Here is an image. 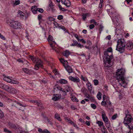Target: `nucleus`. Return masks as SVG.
Segmentation results:
<instances>
[{
    "instance_id": "38",
    "label": "nucleus",
    "mask_w": 133,
    "mask_h": 133,
    "mask_svg": "<svg viewBox=\"0 0 133 133\" xmlns=\"http://www.w3.org/2000/svg\"><path fill=\"white\" fill-rule=\"evenodd\" d=\"M9 83L12 84H18L19 83V82L18 81H16L12 80L11 79V81H10V82Z\"/></svg>"
},
{
    "instance_id": "60",
    "label": "nucleus",
    "mask_w": 133,
    "mask_h": 133,
    "mask_svg": "<svg viewBox=\"0 0 133 133\" xmlns=\"http://www.w3.org/2000/svg\"><path fill=\"white\" fill-rule=\"evenodd\" d=\"M48 19L49 21H54L55 19L54 18L52 17H48Z\"/></svg>"
},
{
    "instance_id": "44",
    "label": "nucleus",
    "mask_w": 133,
    "mask_h": 133,
    "mask_svg": "<svg viewBox=\"0 0 133 133\" xmlns=\"http://www.w3.org/2000/svg\"><path fill=\"white\" fill-rule=\"evenodd\" d=\"M4 132H5L6 133H12V132L9 130L8 129H7L6 128H5L4 129Z\"/></svg>"
},
{
    "instance_id": "22",
    "label": "nucleus",
    "mask_w": 133,
    "mask_h": 133,
    "mask_svg": "<svg viewBox=\"0 0 133 133\" xmlns=\"http://www.w3.org/2000/svg\"><path fill=\"white\" fill-rule=\"evenodd\" d=\"M71 54V52L69 50H67L63 52V55L66 57H68Z\"/></svg>"
},
{
    "instance_id": "16",
    "label": "nucleus",
    "mask_w": 133,
    "mask_h": 133,
    "mask_svg": "<svg viewBox=\"0 0 133 133\" xmlns=\"http://www.w3.org/2000/svg\"><path fill=\"white\" fill-rule=\"evenodd\" d=\"M7 91L10 93L12 94L16 93L17 92V90L16 89L12 87L10 88L9 87Z\"/></svg>"
},
{
    "instance_id": "19",
    "label": "nucleus",
    "mask_w": 133,
    "mask_h": 133,
    "mask_svg": "<svg viewBox=\"0 0 133 133\" xmlns=\"http://www.w3.org/2000/svg\"><path fill=\"white\" fill-rule=\"evenodd\" d=\"M64 67L69 73H70L73 72V69L69 65H67L66 66H64Z\"/></svg>"
},
{
    "instance_id": "49",
    "label": "nucleus",
    "mask_w": 133,
    "mask_h": 133,
    "mask_svg": "<svg viewBox=\"0 0 133 133\" xmlns=\"http://www.w3.org/2000/svg\"><path fill=\"white\" fill-rule=\"evenodd\" d=\"M53 23L54 25L56 27L58 28H59L60 27V26L61 25H59V24L57 22Z\"/></svg>"
},
{
    "instance_id": "37",
    "label": "nucleus",
    "mask_w": 133,
    "mask_h": 133,
    "mask_svg": "<svg viewBox=\"0 0 133 133\" xmlns=\"http://www.w3.org/2000/svg\"><path fill=\"white\" fill-rule=\"evenodd\" d=\"M101 93L99 92L97 95V97L98 100H100L101 98Z\"/></svg>"
},
{
    "instance_id": "35",
    "label": "nucleus",
    "mask_w": 133,
    "mask_h": 133,
    "mask_svg": "<svg viewBox=\"0 0 133 133\" xmlns=\"http://www.w3.org/2000/svg\"><path fill=\"white\" fill-rule=\"evenodd\" d=\"M129 112L128 110H125L124 114H125V117H130L131 116L130 114H129Z\"/></svg>"
},
{
    "instance_id": "59",
    "label": "nucleus",
    "mask_w": 133,
    "mask_h": 133,
    "mask_svg": "<svg viewBox=\"0 0 133 133\" xmlns=\"http://www.w3.org/2000/svg\"><path fill=\"white\" fill-rule=\"evenodd\" d=\"M46 119H47V121L50 124L52 125V122L51 121L50 119H48L47 117H46Z\"/></svg>"
},
{
    "instance_id": "29",
    "label": "nucleus",
    "mask_w": 133,
    "mask_h": 133,
    "mask_svg": "<svg viewBox=\"0 0 133 133\" xmlns=\"http://www.w3.org/2000/svg\"><path fill=\"white\" fill-rule=\"evenodd\" d=\"M96 123L98 125V126L100 127H102L104 125L103 124V123L102 121H97Z\"/></svg>"
},
{
    "instance_id": "53",
    "label": "nucleus",
    "mask_w": 133,
    "mask_h": 133,
    "mask_svg": "<svg viewBox=\"0 0 133 133\" xmlns=\"http://www.w3.org/2000/svg\"><path fill=\"white\" fill-rule=\"evenodd\" d=\"M42 15L41 14L38 15V19L39 21H40L42 18Z\"/></svg>"
},
{
    "instance_id": "42",
    "label": "nucleus",
    "mask_w": 133,
    "mask_h": 133,
    "mask_svg": "<svg viewBox=\"0 0 133 133\" xmlns=\"http://www.w3.org/2000/svg\"><path fill=\"white\" fill-rule=\"evenodd\" d=\"M4 117V114L1 109L0 110V118L2 119Z\"/></svg>"
},
{
    "instance_id": "43",
    "label": "nucleus",
    "mask_w": 133,
    "mask_h": 133,
    "mask_svg": "<svg viewBox=\"0 0 133 133\" xmlns=\"http://www.w3.org/2000/svg\"><path fill=\"white\" fill-rule=\"evenodd\" d=\"M60 91H62V95L63 96H65L66 95V92L64 90V89H62V90H61Z\"/></svg>"
},
{
    "instance_id": "2",
    "label": "nucleus",
    "mask_w": 133,
    "mask_h": 133,
    "mask_svg": "<svg viewBox=\"0 0 133 133\" xmlns=\"http://www.w3.org/2000/svg\"><path fill=\"white\" fill-rule=\"evenodd\" d=\"M125 72V69L122 68L118 69L116 73V78L119 83L121 86L124 88L127 84L124 77Z\"/></svg>"
},
{
    "instance_id": "40",
    "label": "nucleus",
    "mask_w": 133,
    "mask_h": 133,
    "mask_svg": "<svg viewBox=\"0 0 133 133\" xmlns=\"http://www.w3.org/2000/svg\"><path fill=\"white\" fill-rule=\"evenodd\" d=\"M102 128H103V129H101V131L102 132H107V130L105 128V126L104 125L102 127Z\"/></svg>"
},
{
    "instance_id": "58",
    "label": "nucleus",
    "mask_w": 133,
    "mask_h": 133,
    "mask_svg": "<svg viewBox=\"0 0 133 133\" xmlns=\"http://www.w3.org/2000/svg\"><path fill=\"white\" fill-rule=\"evenodd\" d=\"M106 105H107V107H111V102L110 101H109V102L108 103L107 102Z\"/></svg>"
},
{
    "instance_id": "47",
    "label": "nucleus",
    "mask_w": 133,
    "mask_h": 133,
    "mask_svg": "<svg viewBox=\"0 0 133 133\" xmlns=\"http://www.w3.org/2000/svg\"><path fill=\"white\" fill-rule=\"evenodd\" d=\"M20 3V1L19 0L15 1V2L14 3V4L16 6L19 4Z\"/></svg>"
},
{
    "instance_id": "1",
    "label": "nucleus",
    "mask_w": 133,
    "mask_h": 133,
    "mask_svg": "<svg viewBox=\"0 0 133 133\" xmlns=\"http://www.w3.org/2000/svg\"><path fill=\"white\" fill-rule=\"evenodd\" d=\"M112 51V48L109 47L104 51V56L103 57L104 66L109 67L111 66L112 64L111 61L113 57Z\"/></svg>"
},
{
    "instance_id": "62",
    "label": "nucleus",
    "mask_w": 133,
    "mask_h": 133,
    "mask_svg": "<svg viewBox=\"0 0 133 133\" xmlns=\"http://www.w3.org/2000/svg\"><path fill=\"white\" fill-rule=\"evenodd\" d=\"M70 108L72 110H75L77 109V108H76L74 105H71L70 106Z\"/></svg>"
},
{
    "instance_id": "54",
    "label": "nucleus",
    "mask_w": 133,
    "mask_h": 133,
    "mask_svg": "<svg viewBox=\"0 0 133 133\" xmlns=\"http://www.w3.org/2000/svg\"><path fill=\"white\" fill-rule=\"evenodd\" d=\"M94 84L95 85H97L98 83V82L97 79H95L93 81Z\"/></svg>"
},
{
    "instance_id": "39",
    "label": "nucleus",
    "mask_w": 133,
    "mask_h": 133,
    "mask_svg": "<svg viewBox=\"0 0 133 133\" xmlns=\"http://www.w3.org/2000/svg\"><path fill=\"white\" fill-rule=\"evenodd\" d=\"M104 28V26L102 25V24H100L99 25V31H100L99 32L100 33H101V31L103 30V29Z\"/></svg>"
},
{
    "instance_id": "28",
    "label": "nucleus",
    "mask_w": 133,
    "mask_h": 133,
    "mask_svg": "<svg viewBox=\"0 0 133 133\" xmlns=\"http://www.w3.org/2000/svg\"><path fill=\"white\" fill-rule=\"evenodd\" d=\"M55 117L56 119L60 121H62V119L60 117L57 113L55 114Z\"/></svg>"
},
{
    "instance_id": "27",
    "label": "nucleus",
    "mask_w": 133,
    "mask_h": 133,
    "mask_svg": "<svg viewBox=\"0 0 133 133\" xmlns=\"http://www.w3.org/2000/svg\"><path fill=\"white\" fill-rule=\"evenodd\" d=\"M105 125H106L107 128L110 132H112V130L110 126V123H109V124H105Z\"/></svg>"
},
{
    "instance_id": "5",
    "label": "nucleus",
    "mask_w": 133,
    "mask_h": 133,
    "mask_svg": "<svg viewBox=\"0 0 133 133\" xmlns=\"http://www.w3.org/2000/svg\"><path fill=\"white\" fill-rule=\"evenodd\" d=\"M7 23L9 26L14 29H20L22 27L20 23L14 20H7Z\"/></svg>"
},
{
    "instance_id": "36",
    "label": "nucleus",
    "mask_w": 133,
    "mask_h": 133,
    "mask_svg": "<svg viewBox=\"0 0 133 133\" xmlns=\"http://www.w3.org/2000/svg\"><path fill=\"white\" fill-rule=\"evenodd\" d=\"M48 41L49 43H50V42H52L53 41V37L51 35H49L48 38Z\"/></svg>"
},
{
    "instance_id": "31",
    "label": "nucleus",
    "mask_w": 133,
    "mask_h": 133,
    "mask_svg": "<svg viewBox=\"0 0 133 133\" xmlns=\"http://www.w3.org/2000/svg\"><path fill=\"white\" fill-rule=\"evenodd\" d=\"M112 20L114 25L116 26H117L119 24L118 22L117 19L115 20L116 21H115L114 19L112 18Z\"/></svg>"
},
{
    "instance_id": "45",
    "label": "nucleus",
    "mask_w": 133,
    "mask_h": 133,
    "mask_svg": "<svg viewBox=\"0 0 133 133\" xmlns=\"http://www.w3.org/2000/svg\"><path fill=\"white\" fill-rule=\"evenodd\" d=\"M81 79L83 80L85 82L87 81H88V79H87V78L84 77L83 75H81Z\"/></svg>"
},
{
    "instance_id": "46",
    "label": "nucleus",
    "mask_w": 133,
    "mask_h": 133,
    "mask_svg": "<svg viewBox=\"0 0 133 133\" xmlns=\"http://www.w3.org/2000/svg\"><path fill=\"white\" fill-rule=\"evenodd\" d=\"M37 11H38V12L41 13H42L44 12V10L42 8H37Z\"/></svg>"
},
{
    "instance_id": "12",
    "label": "nucleus",
    "mask_w": 133,
    "mask_h": 133,
    "mask_svg": "<svg viewBox=\"0 0 133 133\" xmlns=\"http://www.w3.org/2000/svg\"><path fill=\"white\" fill-rule=\"evenodd\" d=\"M61 2L67 7L70 6L71 5V2L69 0H61Z\"/></svg>"
},
{
    "instance_id": "3",
    "label": "nucleus",
    "mask_w": 133,
    "mask_h": 133,
    "mask_svg": "<svg viewBox=\"0 0 133 133\" xmlns=\"http://www.w3.org/2000/svg\"><path fill=\"white\" fill-rule=\"evenodd\" d=\"M116 50L120 53H123L125 50V41L123 39H119L117 42Z\"/></svg>"
},
{
    "instance_id": "30",
    "label": "nucleus",
    "mask_w": 133,
    "mask_h": 133,
    "mask_svg": "<svg viewBox=\"0 0 133 133\" xmlns=\"http://www.w3.org/2000/svg\"><path fill=\"white\" fill-rule=\"evenodd\" d=\"M89 14V13L84 14L82 15V19L83 21H85L87 18V16Z\"/></svg>"
},
{
    "instance_id": "64",
    "label": "nucleus",
    "mask_w": 133,
    "mask_h": 133,
    "mask_svg": "<svg viewBox=\"0 0 133 133\" xmlns=\"http://www.w3.org/2000/svg\"><path fill=\"white\" fill-rule=\"evenodd\" d=\"M43 133H50V132L47 129H45L43 130Z\"/></svg>"
},
{
    "instance_id": "32",
    "label": "nucleus",
    "mask_w": 133,
    "mask_h": 133,
    "mask_svg": "<svg viewBox=\"0 0 133 133\" xmlns=\"http://www.w3.org/2000/svg\"><path fill=\"white\" fill-rule=\"evenodd\" d=\"M72 41L74 43H72L71 44H70V46H76L77 45V44L78 43V42L77 41L75 40H73Z\"/></svg>"
},
{
    "instance_id": "34",
    "label": "nucleus",
    "mask_w": 133,
    "mask_h": 133,
    "mask_svg": "<svg viewBox=\"0 0 133 133\" xmlns=\"http://www.w3.org/2000/svg\"><path fill=\"white\" fill-rule=\"evenodd\" d=\"M9 87V86L4 84V85H3V88L2 89L7 91Z\"/></svg>"
},
{
    "instance_id": "26",
    "label": "nucleus",
    "mask_w": 133,
    "mask_h": 133,
    "mask_svg": "<svg viewBox=\"0 0 133 133\" xmlns=\"http://www.w3.org/2000/svg\"><path fill=\"white\" fill-rule=\"evenodd\" d=\"M10 78H11V77L10 76L4 77L3 78V80L8 83H10L11 81V79Z\"/></svg>"
},
{
    "instance_id": "4",
    "label": "nucleus",
    "mask_w": 133,
    "mask_h": 133,
    "mask_svg": "<svg viewBox=\"0 0 133 133\" xmlns=\"http://www.w3.org/2000/svg\"><path fill=\"white\" fill-rule=\"evenodd\" d=\"M123 123L126 126L131 130L133 128V119L131 116L125 117Z\"/></svg>"
},
{
    "instance_id": "21",
    "label": "nucleus",
    "mask_w": 133,
    "mask_h": 133,
    "mask_svg": "<svg viewBox=\"0 0 133 133\" xmlns=\"http://www.w3.org/2000/svg\"><path fill=\"white\" fill-rule=\"evenodd\" d=\"M54 96L52 98V99L55 101H56L58 100L61 98V95H59L58 94L54 95Z\"/></svg>"
},
{
    "instance_id": "48",
    "label": "nucleus",
    "mask_w": 133,
    "mask_h": 133,
    "mask_svg": "<svg viewBox=\"0 0 133 133\" xmlns=\"http://www.w3.org/2000/svg\"><path fill=\"white\" fill-rule=\"evenodd\" d=\"M16 103L17 104L23 107H26V105L25 104H22L19 102H17Z\"/></svg>"
},
{
    "instance_id": "50",
    "label": "nucleus",
    "mask_w": 133,
    "mask_h": 133,
    "mask_svg": "<svg viewBox=\"0 0 133 133\" xmlns=\"http://www.w3.org/2000/svg\"><path fill=\"white\" fill-rule=\"evenodd\" d=\"M54 5L52 3V2L51 1H49L48 7L51 8L52 7H54Z\"/></svg>"
},
{
    "instance_id": "10",
    "label": "nucleus",
    "mask_w": 133,
    "mask_h": 133,
    "mask_svg": "<svg viewBox=\"0 0 133 133\" xmlns=\"http://www.w3.org/2000/svg\"><path fill=\"white\" fill-rule=\"evenodd\" d=\"M69 79L71 81L75 82L77 84L78 83L80 82L79 78L77 77H75L71 76H70L69 77Z\"/></svg>"
},
{
    "instance_id": "9",
    "label": "nucleus",
    "mask_w": 133,
    "mask_h": 133,
    "mask_svg": "<svg viewBox=\"0 0 133 133\" xmlns=\"http://www.w3.org/2000/svg\"><path fill=\"white\" fill-rule=\"evenodd\" d=\"M30 102L31 103H34L35 104H36L37 106L39 107L40 110L43 109L44 107L43 106L41 102H39L37 100H31Z\"/></svg>"
},
{
    "instance_id": "61",
    "label": "nucleus",
    "mask_w": 133,
    "mask_h": 133,
    "mask_svg": "<svg viewBox=\"0 0 133 133\" xmlns=\"http://www.w3.org/2000/svg\"><path fill=\"white\" fill-rule=\"evenodd\" d=\"M0 38H1L2 39H3L4 40H5L6 39L5 38L1 33H0Z\"/></svg>"
},
{
    "instance_id": "13",
    "label": "nucleus",
    "mask_w": 133,
    "mask_h": 133,
    "mask_svg": "<svg viewBox=\"0 0 133 133\" xmlns=\"http://www.w3.org/2000/svg\"><path fill=\"white\" fill-rule=\"evenodd\" d=\"M8 125L10 128L15 130H17L18 128V125L17 124H15L12 122H9L8 123Z\"/></svg>"
},
{
    "instance_id": "33",
    "label": "nucleus",
    "mask_w": 133,
    "mask_h": 133,
    "mask_svg": "<svg viewBox=\"0 0 133 133\" xmlns=\"http://www.w3.org/2000/svg\"><path fill=\"white\" fill-rule=\"evenodd\" d=\"M71 100L74 102H78V99L74 96H72L71 97Z\"/></svg>"
},
{
    "instance_id": "24",
    "label": "nucleus",
    "mask_w": 133,
    "mask_h": 133,
    "mask_svg": "<svg viewBox=\"0 0 133 133\" xmlns=\"http://www.w3.org/2000/svg\"><path fill=\"white\" fill-rule=\"evenodd\" d=\"M86 85L87 87V88L90 92H91L92 90V87L91 84L89 82L86 84Z\"/></svg>"
},
{
    "instance_id": "17",
    "label": "nucleus",
    "mask_w": 133,
    "mask_h": 133,
    "mask_svg": "<svg viewBox=\"0 0 133 133\" xmlns=\"http://www.w3.org/2000/svg\"><path fill=\"white\" fill-rule=\"evenodd\" d=\"M119 14L117 13L116 12V11L113 14V15H112V16H111L110 17H111V19H114L115 20L116 19L118 20V18L119 17Z\"/></svg>"
},
{
    "instance_id": "23",
    "label": "nucleus",
    "mask_w": 133,
    "mask_h": 133,
    "mask_svg": "<svg viewBox=\"0 0 133 133\" xmlns=\"http://www.w3.org/2000/svg\"><path fill=\"white\" fill-rule=\"evenodd\" d=\"M37 7L36 6H33L31 8V10L34 14H36L37 13Z\"/></svg>"
},
{
    "instance_id": "14",
    "label": "nucleus",
    "mask_w": 133,
    "mask_h": 133,
    "mask_svg": "<svg viewBox=\"0 0 133 133\" xmlns=\"http://www.w3.org/2000/svg\"><path fill=\"white\" fill-rule=\"evenodd\" d=\"M125 46L128 49L131 50L133 48V43L132 42L129 41L125 45Z\"/></svg>"
},
{
    "instance_id": "15",
    "label": "nucleus",
    "mask_w": 133,
    "mask_h": 133,
    "mask_svg": "<svg viewBox=\"0 0 133 133\" xmlns=\"http://www.w3.org/2000/svg\"><path fill=\"white\" fill-rule=\"evenodd\" d=\"M30 58L34 63H37L38 62L41 61L39 59L36 58L34 56H31L30 57Z\"/></svg>"
},
{
    "instance_id": "55",
    "label": "nucleus",
    "mask_w": 133,
    "mask_h": 133,
    "mask_svg": "<svg viewBox=\"0 0 133 133\" xmlns=\"http://www.w3.org/2000/svg\"><path fill=\"white\" fill-rule=\"evenodd\" d=\"M117 117V115L116 114L113 115L112 117V120H114L116 119Z\"/></svg>"
},
{
    "instance_id": "52",
    "label": "nucleus",
    "mask_w": 133,
    "mask_h": 133,
    "mask_svg": "<svg viewBox=\"0 0 133 133\" xmlns=\"http://www.w3.org/2000/svg\"><path fill=\"white\" fill-rule=\"evenodd\" d=\"M63 18V16L61 15H58L57 17V19L59 20H61Z\"/></svg>"
},
{
    "instance_id": "20",
    "label": "nucleus",
    "mask_w": 133,
    "mask_h": 133,
    "mask_svg": "<svg viewBox=\"0 0 133 133\" xmlns=\"http://www.w3.org/2000/svg\"><path fill=\"white\" fill-rule=\"evenodd\" d=\"M63 89L61 88L58 85L56 84L54 87V92H55L57 90H59L60 91L62 90Z\"/></svg>"
},
{
    "instance_id": "11",
    "label": "nucleus",
    "mask_w": 133,
    "mask_h": 133,
    "mask_svg": "<svg viewBox=\"0 0 133 133\" xmlns=\"http://www.w3.org/2000/svg\"><path fill=\"white\" fill-rule=\"evenodd\" d=\"M23 71L26 74L29 75L35 73L34 71L31 70V69H27L26 68H23L22 69Z\"/></svg>"
},
{
    "instance_id": "18",
    "label": "nucleus",
    "mask_w": 133,
    "mask_h": 133,
    "mask_svg": "<svg viewBox=\"0 0 133 133\" xmlns=\"http://www.w3.org/2000/svg\"><path fill=\"white\" fill-rule=\"evenodd\" d=\"M36 63V64L35 65V69L36 70H37L39 69V67H42V62L41 61H40Z\"/></svg>"
},
{
    "instance_id": "25",
    "label": "nucleus",
    "mask_w": 133,
    "mask_h": 133,
    "mask_svg": "<svg viewBox=\"0 0 133 133\" xmlns=\"http://www.w3.org/2000/svg\"><path fill=\"white\" fill-rule=\"evenodd\" d=\"M57 83L61 84H66L67 83V81L64 79H62L57 81Z\"/></svg>"
},
{
    "instance_id": "57",
    "label": "nucleus",
    "mask_w": 133,
    "mask_h": 133,
    "mask_svg": "<svg viewBox=\"0 0 133 133\" xmlns=\"http://www.w3.org/2000/svg\"><path fill=\"white\" fill-rule=\"evenodd\" d=\"M0 107H3L4 108H6V106L5 104H3L2 102H0Z\"/></svg>"
},
{
    "instance_id": "51",
    "label": "nucleus",
    "mask_w": 133,
    "mask_h": 133,
    "mask_svg": "<svg viewBox=\"0 0 133 133\" xmlns=\"http://www.w3.org/2000/svg\"><path fill=\"white\" fill-rule=\"evenodd\" d=\"M91 107L94 109H95L96 108V106L94 104L92 103L91 104Z\"/></svg>"
},
{
    "instance_id": "41",
    "label": "nucleus",
    "mask_w": 133,
    "mask_h": 133,
    "mask_svg": "<svg viewBox=\"0 0 133 133\" xmlns=\"http://www.w3.org/2000/svg\"><path fill=\"white\" fill-rule=\"evenodd\" d=\"M50 46L51 47H53L56 44L55 42L54 41H52V42H50V43H49Z\"/></svg>"
},
{
    "instance_id": "56",
    "label": "nucleus",
    "mask_w": 133,
    "mask_h": 133,
    "mask_svg": "<svg viewBox=\"0 0 133 133\" xmlns=\"http://www.w3.org/2000/svg\"><path fill=\"white\" fill-rule=\"evenodd\" d=\"M76 46L78 47H80V48H82V47L84 46L83 45H81L80 43H78Z\"/></svg>"
},
{
    "instance_id": "8",
    "label": "nucleus",
    "mask_w": 133,
    "mask_h": 133,
    "mask_svg": "<svg viewBox=\"0 0 133 133\" xmlns=\"http://www.w3.org/2000/svg\"><path fill=\"white\" fill-rule=\"evenodd\" d=\"M102 116L103 121L105 123V124L110 123L104 111H102Z\"/></svg>"
},
{
    "instance_id": "6",
    "label": "nucleus",
    "mask_w": 133,
    "mask_h": 133,
    "mask_svg": "<svg viewBox=\"0 0 133 133\" xmlns=\"http://www.w3.org/2000/svg\"><path fill=\"white\" fill-rule=\"evenodd\" d=\"M106 8L108 13L110 17L113 15L114 13L116 11L114 8L109 4H107Z\"/></svg>"
},
{
    "instance_id": "63",
    "label": "nucleus",
    "mask_w": 133,
    "mask_h": 133,
    "mask_svg": "<svg viewBox=\"0 0 133 133\" xmlns=\"http://www.w3.org/2000/svg\"><path fill=\"white\" fill-rule=\"evenodd\" d=\"M104 100H103L102 102L101 105L103 106H105V105H106L107 102L105 101L104 102Z\"/></svg>"
},
{
    "instance_id": "7",
    "label": "nucleus",
    "mask_w": 133,
    "mask_h": 133,
    "mask_svg": "<svg viewBox=\"0 0 133 133\" xmlns=\"http://www.w3.org/2000/svg\"><path fill=\"white\" fill-rule=\"evenodd\" d=\"M17 15L18 17H20L21 19L26 20L28 17V15L27 13L26 14L20 10L18 11Z\"/></svg>"
}]
</instances>
